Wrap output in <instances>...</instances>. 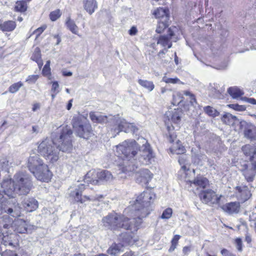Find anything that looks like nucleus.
Returning <instances> with one entry per match:
<instances>
[{
    "mask_svg": "<svg viewBox=\"0 0 256 256\" xmlns=\"http://www.w3.org/2000/svg\"><path fill=\"white\" fill-rule=\"evenodd\" d=\"M72 72H67V71H64L62 72V75L66 76H72Z\"/></svg>",
    "mask_w": 256,
    "mask_h": 256,
    "instance_id": "nucleus-63",
    "label": "nucleus"
},
{
    "mask_svg": "<svg viewBox=\"0 0 256 256\" xmlns=\"http://www.w3.org/2000/svg\"><path fill=\"white\" fill-rule=\"evenodd\" d=\"M31 59L34 61L41 60V53L39 48H35Z\"/></svg>",
    "mask_w": 256,
    "mask_h": 256,
    "instance_id": "nucleus-44",
    "label": "nucleus"
},
{
    "mask_svg": "<svg viewBox=\"0 0 256 256\" xmlns=\"http://www.w3.org/2000/svg\"><path fill=\"white\" fill-rule=\"evenodd\" d=\"M22 86H23V84L20 82L14 83L9 87V88H8L9 92L11 93L16 92H18L20 88H21Z\"/></svg>",
    "mask_w": 256,
    "mask_h": 256,
    "instance_id": "nucleus-41",
    "label": "nucleus"
},
{
    "mask_svg": "<svg viewBox=\"0 0 256 256\" xmlns=\"http://www.w3.org/2000/svg\"><path fill=\"white\" fill-rule=\"evenodd\" d=\"M60 135L58 139L46 138L38 145V152L46 160L54 163L59 158V152H70L72 148V132L68 126L60 128Z\"/></svg>",
    "mask_w": 256,
    "mask_h": 256,
    "instance_id": "nucleus-3",
    "label": "nucleus"
},
{
    "mask_svg": "<svg viewBox=\"0 0 256 256\" xmlns=\"http://www.w3.org/2000/svg\"><path fill=\"white\" fill-rule=\"evenodd\" d=\"M72 126L77 136L88 139L94 135L92 126L88 120L84 116H75L72 120Z\"/></svg>",
    "mask_w": 256,
    "mask_h": 256,
    "instance_id": "nucleus-7",
    "label": "nucleus"
},
{
    "mask_svg": "<svg viewBox=\"0 0 256 256\" xmlns=\"http://www.w3.org/2000/svg\"><path fill=\"white\" fill-rule=\"evenodd\" d=\"M42 74L44 76H48L50 74V68H44L42 70Z\"/></svg>",
    "mask_w": 256,
    "mask_h": 256,
    "instance_id": "nucleus-54",
    "label": "nucleus"
},
{
    "mask_svg": "<svg viewBox=\"0 0 256 256\" xmlns=\"http://www.w3.org/2000/svg\"><path fill=\"white\" fill-rule=\"evenodd\" d=\"M208 166L210 168V170H216L217 166L214 164V160H208Z\"/></svg>",
    "mask_w": 256,
    "mask_h": 256,
    "instance_id": "nucleus-53",
    "label": "nucleus"
},
{
    "mask_svg": "<svg viewBox=\"0 0 256 256\" xmlns=\"http://www.w3.org/2000/svg\"><path fill=\"white\" fill-rule=\"evenodd\" d=\"M176 28H170L168 29V34L167 35L160 36L157 42L158 44H160L162 47L165 48L167 46L168 48H170L172 46V43L170 41L172 36H174V29Z\"/></svg>",
    "mask_w": 256,
    "mask_h": 256,
    "instance_id": "nucleus-13",
    "label": "nucleus"
},
{
    "mask_svg": "<svg viewBox=\"0 0 256 256\" xmlns=\"http://www.w3.org/2000/svg\"><path fill=\"white\" fill-rule=\"evenodd\" d=\"M235 242L236 244V248L238 249V250L240 252H242V244L241 238H236Z\"/></svg>",
    "mask_w": 256,
    "mask_h": 256,
    "instance_id": "nucleus-49",
    "label": "nucleus"
},
{
    "mask_svg": "<svg viewBox=\"0 0 256 256\" xmlns=\"http://www.w3.org/2000/svg\"><path fill=\"white\" fill-rule=\"evenodd\" d=\"M116 154L124 160L130 161L137 154L139 146L134 140H125L116 146Z\"/></svg>",
    "mask_w": 256,
    "mask_h": 256,
    "instance_id": "nucleus-6",
    "label": "nucleus"
},
{
    "mask_svg": "<svg viewBox=\"0 0 256 256\" xmlns=\"http://www.w3.org/2000/svg\"><path fill=\"white\" fill-rule=\"evenodd\" d=\"M200 196L202 202L205 204H218L222 196H218L214 191L208 190L201 192Z\"/></svg>",
    "mask_w": 256,
    "mask_h": 256,
    "instance_id": "nucleus-11",
    "label": "nucleus"
},
{
    "mask_svg": "<svg viewBox=\"0 0 256 256\" xmlns=\"http://www.w3.org/2000/svg\"><path fill=\"white\" fill-rule=\"evenodd\" d=\"M38 78V75H30L28 76L26 82L29 83H34Z\"/></svg>",
    "mask_w": 256,
    "mask_h": 256,
    "instance_id": "nucleus-48",
    "label": "nucleus"
},
{
    "mask_svg": "<svg viewBox=\"0 0 256 256\" xmlns=\"http://www.w3.org/2000/svg\"><path fill=\"white\" fill-rule=\"evenodd\" d=\"M22 206L27 212H31L38 208V202L33 198H28L24 200Z\"/></svg>",
    "mask_w": 256,
    "mask_h": 256,
    "instance_id": "nucleus-19",
    "label": "nucleus"
},
{
    "mask_svg": "<svg viewBox=\"0 0 256 256\" xmlns=\"http://www.w3.org/2000/svg\"><path fill=\"white\" fill-rule=\"evenodd\" d=\"M184 94L188 97L190 103L192 105L194 106V104H197L196 98L194 94L191 92L190 91H184Z\"/></svg>",
    "mask_w": 256,
    "mask_h": 256,
    "instance_id": "nucleus-39",
    "label": "nucleus"
},
{
    "mask_svg": "<svg viewBox=\"0 0 256 256\" xmlns=\"http://www.w3.org/2000/svg\"><path fill=\"white\" fill-rule=\"evenodd\" d=\"M46 26H43L34 30V33L36 34V37H38L40 34L44 31V30L46 28Z\"/></svg>",
    "mask_w": 256,
    "mask_h": 256,
    "instance_id": "nucleus-52",
    "label": "nucleus"
},
{
    "mask_svg": "<svg viewBox=\"0 0 256 256\" xmlns=\"http://www.w3.org/2000/svg\"><path fill=\"white\" fill-rule=\"evenodd\" d=\"M250 127H252V124L247 122L245 120H242L240 122V129L243 132Z\"/></svg>",
    "mask_w": 256,
    "mask_h": 256,
    "instance_id": "nucleus-42",
    "label": "nucleus"
},
{
    "mask_svg": "<svg viewBox=\"0 0 256 256\" xmlns=\"http://www.w3.org/2000/svg\"><path fill=\"white\" fill-rule=\"evenodd\" d=\"M180 235H178V234L175 235L174 236L173 238L172 239V240L171 241V243L175 244H177L178 241L179 239L180 238Z\"/></svg>",
    "mask_w": 256,
    "mask_h": 256,
    "instance_id": "nucleus-57",
    "label": "nucleus"
},
{
    "mask_svg": "<svg viewBox=\"0 0 256 256\" xmlns=\"http://www.w3.org/2000/svg\"><path fill=\"white\" fill-rule=\"evenodd\" d=\"M245 241L248 244L250 243L252 241L251 237L248 234H247L246 236Z\"/></svg>",
    "mask_w": 256,
    "mask_h": 256,
    "instance_id": "nucleus-62",
    "label": "nucleus"
},
{
    "mask_svg": "<svg viewBox=\"0 0 256 256\" xmlns=\"http://www.w3.org/2000/svg\"><path fill=\"white\" fill-rule=\"evenodd\" d=\"M182 114V110L180 109H174L166 114L168 122L166 121L165 122L168 131V140L171 143L174 142L176 138V136L173 130L179 129Z\"/></svg>",
    "mask_w": 256,
    "mask_h": 256,
    "instance_id": "nucleus-5",
    "label": "nucleus"
},
{
    "mask_svg": "<svg viewBox=\"0 0 256 256\" xmlns=\"http://www.w3.org/2000/svg\"><path fill=\"white\" fill-rule=\"evenodd\" d=\"M168 20H160V22H158L156 32L158 34L162 32V31L167 26H168Z\"/></svg>",
    "mask_w": 256,
    "mask_h": 256,
    "instance_id": "nucleus-37",
    "label": "nucleus"
},
{
    "mask_svg": "<svg viewBox=\"0 0 256 256\" xmlns=\"http://www.w3.org/2000/svg\"><path fill=\"white\" fill-rule=\"evenodd\" d=\"M137 168L134 164L130 165V164H126L123 166L121 169L122 174H124L130 176V173L135 170L136 168Z\"/></svg>",
    "mask_w": 256,
    "mask_h": 256,
    "instance_id": "nucleus-36",
    "label": "nucleus"
},
{
    "mask_svg": "<svg viewBox=\"0 0 256 256\" xmlns=\"http://www.w3.org/2000/svg\"><path fill=\"white\" fill-rule=\"evenodd\" d=\"M236 120V117L230 113H226L222 118V121L228 125H232Z\"/></svg>",
    "mask_w": 256,
    "mask_h": 256,
    "instance_id": "nucleus-31",
    "label": "nucleus"
},
{
    "mask_svg": "<svg viewBox=\"0 0 256 256\" xmlns=\"http://www.w3.org/2000/svg\"><path fill=\"white\" fill-rule=\"evenodd\" d=\"M244 99L247 102L250 104H256V100L254 98H244Z\"/></svg>",
    "mask_w": 256,
    "mask_h": 256,
    "instance_id": "nucleus-60",
    "label": "nucleus"
},
{
    "mask_svg": "<svg viewBox=\"0 0 256 256\" xmlns=\"http://www.w3.org/2000/svg\"><path fill=\"white\" fill-rule=\"evenodd\" d=\"M240 204L239 202H230L226 204L222 207L223 210L230 214H238L240 210Z\"/></svg>",
    "mask_w": 256,
    "mask_h": 256,
    "instance_id": "nucleus-15",
    "label": "nucleus"
},
{
    "mask_svg": "<svg viewBox=\"0 0 256 256\" xmlns=\"http://www.w3.org/2000/svg\"><path fill=\"white\" fill-rule=\"evenodd\" d=\"M152 178V174L148 169H142L136 174V181L139 184H146Z\"/></svg>",
    "mask_w": 256,
    "mask_h": 256,
    "instance_id": "nucleus-14",
    "label": "nucleus"
},
{
    "mask_svg": "<svg viewBox=\"0 0 256 256\" xmlns=\"http://www.w3.org/2000/svg\"><path fill=\"white\" fill-rule=\"evenodd\" d=\"M84 181V182H86L88 184H98L99 179L98 178V172L94 170H90L85 175Z\"/></svg>",
    "mask_w": 256,
    "mask_h": 256,
    "instance_id": "nucleus-20",
    "label": "nucleus"
},
{
    "mask_svg": "<svg viewBox=\"0 0 256 256\" xmlns=\"http://www.w3.org/2000/svg\"><path fill=\"white\" fill-rule=\"evenodd\" d=\"M171 244H172L169 250H168V251L170 252H173L176 249V246L177 245V244H172V243H171Z\"/></svg>",
    "mask_w": 256,
    "mask_h": 256,
    "instance_id": "nucleus-64",
    "label": "nucleus"
},
{
    "mask_svg": "<svg viewBox=\"0 0 256 256\" xmlns=\"http://www.w3.org/2000/svg\"><path fill=\"white\" fill-rule=\"evenodd\" d=\"M193 184L200 188H204L208 184V180L202 176H197L193 181Z\"/></svg>",
    "mask_w": 256,
    "mask_h": 256,
    "instance_id": "nucleus-29",
    "label": "nucleus"
},
{
    "mask_svg": "<svg viewBox=\"0 0 256 256\" xmlns=\"http://www.w3.org/2000/svg\"><path fill=\"white\" fill-rule=\"evenodd\" d=\"M137 29L135 26H132L129 30V34L131 36H134L137 33Z\"/></svg>",
    "mask_w": 256,
    "mask_h": 256,
    "instance_id": "nucleus-58",
    "label": "nucleus"
},
{
    "mask_svg": "<svg viewBox=\"0 0 256 256\" xmlns=\"http://www.w3.org/2000/svg\"><path fill=\"white\" fill-rule=\"evenodd\" d=\"M138 82L142 86L146 89L148 92L152 91L154 88V85L152 82L139 79Z\"/></svg>",
    "mask_w": 256,
    "mask_h": 256,
    "instance_id": "nucleus-33",
    "label": "nucleus"
},
{
    "mask_svg": "<svg viewBox=\"0 0 256 256\" xmlns=\"http://www.w3.org/2000/svg\"><path fill=\"white\" fill-rule=\"evenodd\" d=\"M84 8L90 15L92 14L98 8L96 0H84Z\"/></svg>",
    "mask_w": 256,
    "mask_h": 256,
    "instance_id": "nucleus-21",
    "label": "nucleus"
},
{
    "mask_svg": "<svg viewBox=\"0 0 256 256\" xmlns=\"http://www.w3.org/2000/svg\"><path fill=\"white\" fill-rule=\"evenodd\" d=\"M86 187L84 184H80L74 188V190H72L70 192V196L73 198L76 202H79L81 204L84 203L86 201H94L100 200L104 198L102 194H96L94 196L89 197L86 196H82V194L85 190Z\"/></svg>",
    "mask_w": 256,
    "mask_h": 256,
    "instance_id": "nucleus-8",
    "label": "nucleus"
},
{
    "mask_svg": "<svg viewBox=\"0 0 256 256\" xmlns=\"http://www.w3.org/2000/svg\"><path fill=\"white\" fill-rule=\"evenodd\" d=\"M240 170L248 182H253L256 175V161L242 164Z\"/></svg>",
    "mask_w": 256,
    "mask_h": 256,
    "instance_id": "nucleus-10",
    "label": "nucleus"
},
{
    "mask_svg": "<svg viewBox=\"0 0 256 256\" xmlns=\"http://www.w3.org/2000/svg\"><path fill=\"white\" fill-rule=\"evenodd\" d=\"M110 119L111 120L110 122L115 124L112 130H114V132L116 134L122 131L125 132H136L138 130L137 128L132 124L127 122L124 119L116 120V118L114 116H111Z\"/></svg>",
    "mask_w": 256,
    "mask_h": 256,
    "instance_id": "nucleus-9",
    "label": "nucleus"
},
{
    "mask_svg": "<svg viewBox=\"0 0 256 256\" xmlns=\"http://www.w3.org/2000/svg\"><path fill=\"white\" fill-rule=\"evenodd\" d=\"M162 82L166 84H183L178 78H170L166 76H164L162 78Z\"/></svg>",
    "mask_w": 256,
    "mask_h": 256,
    "instance_id": "nucleus-38",
    "label": "nucleus"
},
{
    "mask_svg": "<svg viewBox=\"0 0 256 256\" xmlns=\"http://www.w3.org/2000/svg\"><path fill=\"white\" fill-rule=\"evenodd\" d=\"M16 26L14 21L7 20L0 24V30L3 32H10L13 31Z\"/></svg>",
    "mask_w": 256,
    "mask_h": 256,
    "instance_id": "nucleus-24",
    "label": "nucleus"
},
{
    "mask_svg": "<svg viewBox=\"0 0 256 256\" xmlns=\"http://www.w3.org/2000/svg\"><path fill=\"white\" fill-rule=\"evenodd\" d=\"M97 172L99 182L101 181L110 182L114 179V177L112 175V173L108 170H103Z\"/></svg>",
    "mask_w": 256,
    "mask_h": 256,
    "instance_id": "nucleus-23",
    "label": "nucleus"
},
{
    "mask_svg": "<svg viewBox=\"0 0 256 256\" xmlns=\"http://www.w3.org/2000/svg\"><path fill=\"white\" fill-rule=\"evenodd\" d=\"M170 150L174 154H180L184 152L185 148L180 144V141L178 140H176V144H174L172 146Z\"/></svg>",
    "mask_w": 256,
    "mask_h": 256,
    "instance_id": "nucleus-30",
    "label": "nucleus"
},
{
    "mask_svg": "<svg viewBox=\"0 0 256 256\" xmlns=\"http://www.w3.org/2000/svg\"><path fill=\"white\" fill-rule=\"evenodd\" d=\"M220 252L223 256H232L230 252L226 249L224 248Z\"/></svg>",
    "mask_w": 256,
    "mask_h": 256,
    "instance_id": "nucleus-56",
    "label": "nucleus"
},
{
    "mask_svg": "<svg viewBox=\"0 0 256 256\" xmlns=\"http://www.w3.org/2000/svg\"><path fill=\"white\" fill-rule=\"evenodd\" d=\"M155 198L156 195L152 190L147 189L137 197L134 204L126 210L132 218L117 213H112L102 218L104 226L114 230L123 228L137 230L142 223V218L148 216L152 210V204Z\"/></svg>",
    "mask_w": 256,
    "mask_h": 256,
    "instance_id": "nucleus-1",
    "label": "nucleus"
},
{
    "mask_svg": "<svg viewBox=\"0 0 256 256\" xmlns=\"http://www.w3.org/2000/svg\"><path fill=\"white\" fill-rule=\"evenodd\" d=\"M218 86L217 84H210L209 90L210 92V94L214 98H220L221 92L218 90Z\"/></svg>",
    "mask_w": 256,
    "mask_h": 256,
    "instance_id": "nucleus-32",
    "label": "nucleus"
},
{
    "mask_svg": "<svg viewBox=\"0 0 256 256\" xmlns=\"http://www.w3.org/2000/svg\"><path fill=\"white\" fill-rule=\"evenodd\" d=\"M228 107L237 111H244L246 110V106L243 105H239L238 104H230Z\"/></svg>",
    "mask_w": 256,
    "mask_h": 256,
    "instance_id": "nucleus-46",
    "label": "nucleus"
},
{
    "mask_svg": "<svg viewBox=\"0 0 256 256\" xmlns=\"http://www.w3.org/2000/svg\"><path fill=\"white\" fill-rule=\"evenodd\" d=\"M60 16V10H56L51 12L50 14V19L52 21H55L58 19Z\"/></svg>",
    "mask_w": 256,
    "mask_h": 256,
    "instance_id": "nucleus-45",
    "label": "nucleus"
},
{
    "mask_svg": "<svg viewBox=\"0 0 256 256\" xmlns=\"http://www.w3.org/2000/svg\"><path fill=\"white\" fill-rule=\"evenodd\" d=\"M143 140L146 142L143 144L142 154L140 158V161L144 164H149L152 162L154 158V155L150 145L148 143L145 139Z\"/></svg>",
    "mask_w": 256,
    "mask_h": 256,
    "instance_id": "nucleus-12",
    "label": "nucleus"
},
{
    "mask_svg": "<svg viewBox=\"0 0 256 256\" xmlns=\"http://www.w3.org/2000/svg\"><path fill=\"white\" fill-rule=\"evenodd\" d=\"M58 87L59 84L57 82H52L51 90L52 92H56V94H57L59 92V90H58Z\"/></svg>",
    "mask_w": 256,
    "mask_h": 256,
    "instance_id": "nucleus-51",
    "label": "nucleus"
},
{
    "mask_svg": "<svg viewBox=\"0 0 256 256\" xmlns=\"http://www.w3.org/2000/svg\"><path fill=\"white\" fill-rule=\"evenodd\" d=\"M172 210L171 208H166L162 212L161 218L162 219H168L172 215Z\"/></svg>",
    "mask_w": 256,
    "mask_h": 256,
    "instance_id": "nucleus-43",
    "label": "nucleus"
},
{
    "mask_svg": "<svg viewBox=\"0 0 256 256\" xmlns=\"http://www.w3.org/2000/svg\"><path fill=\"white\" fill-rule=\"evenodd\" d=\"M249 220L250 223L253 222H256V212H252L249 216Z\"/></svg>",
    "mask_w": 256,
    "mask_h": 256,
    "instance_id": "nucleus-55",
    "label": "nucleus"
},
{
    "mask_svg": "<svg viewBox=\"0 0 256 256\" xmlns=\"http://www.w3.org/2000/svg\"><path fill=\"white\" fill-rule=\"evenodd\" d=\"M242 150L246 156H250L249 162L256 161V147L246 144L242 147Z\"/></svg>",
    "mask_w": 256,
    "mask_h": 256,
    "instance_id": "nucleus-16",
    "label": "nucleus"
},
{
    "mask_svg": "<svg viewBox=\"0 0 256 256\" xmlns=\"http://www.w3.org/2000/svg\"><path fill=\"white\" fill-rule=\"evenodd\" d=\"M227 92L232 98L234 99L238 98L244 94V92L236 86L229 88Z\"/></svg>",
    "mask_w": 256,
    "mask_h": 256,
    "instance_id": "nucleus-26",
    "label": "nucleus"
},
{
    "mask_svg": "<svg viewBox=\"0 0 256 256\" xmlns=\"http://www.w3.org/2000/svg\"><path fill=\"white\" fill-rule=\"evenodd\" d=\"M124 246V244L114 243L108 248L107 252L111 256H117L123 251Z\"/></svg>",
    "mask_w": 256,
    "mask_h": 256,
    "instance_id": "nucleus-22",
    "label": "nucleus"
},
{
    "mask_svg": "<svg viewBox=\"0 0 256 256\" xmlns=\"http://www.w3.org/2000/svg\"><path fill=\"white\" fill-rule=\"evenodd\" d=\"M66 24L69 30H70L72 32L75 34H77L80 36L78 34V28L74 20H71L68 18L66 22Z\"/></svg>",
    "mask_w": 256,
    "mask_h": 256,
    "instance_id": "nucleus-34",
    "label": "nucleus"
},
{
    "mask_svg": "<svg viewBox=\"0 0 256 256\" xmlns=\"http://www.w3.org/2000/svg\"><path fill=\"white\" fill-rule=\"evenodd\" d=\"M2 256H18L14 251L6 250L2 254Z\"/></svg>",
    "mask_w": 256,
    "mask_h": 256,
    "instance_id": "nucleus-50",
    "label": "nucleus"
},
{
    "mask_svg": "<svg viewBox=\"0 0 256 256\" xmlns=\"http://www.w3.org/2000/svg\"><path fill=\"white\" fill-rule=\"evenodd\" d=\"M27 166L38 180L48 182L52 178V172L38 155L30 156Z\"/></svg>",
    "mask_w": 256,
    "mask_h": 256,
    "instance_id": "nucleus-4",
    "label": "nucleus"
},
{
    "mask_svg": "<svg viewBox=\"0 0 256 256\" xmlns=\"http://www.w3.org/2000/svg\"><path fill=\"white\" fill-rule=\"evenodd\" d=\"M16 231L20 234H24L28 231V224L22 220H19L16 222Z\"/></svg>",
    "mask_w": 256,
    "mask_h": 256,
    "instance_id": "nucleus-27",
    "label": "nucleus"
},
{
    "mask_svg": "<svg viewBox=\"0 0 256 256\" xmlns=\"http://www.w3.org/2000/svg\"><path fill=\"white\" fill-rule=\"evenodd\" d=\"M152 14L156 18L160 19V20H168V10L166 8H158L154 10Z\"/></svg>",
    "mask_w": 256,
    "mask_h": 256,
    "instance_id": "nucleus-17",
    "label": "nucleus"
},
{
    "mask_svg": "<svg viewBox=\"0 0 256 256\" xmlns=\"http://www.w3.org/2000/svg\"><path fill=\"white\" fill-rule=\"evenodd\" d=\"M236 190L238 191L237 196L242 201L245 202L251 196L250 190H248V186H238L236 187Z\"/></svg>",
    "mask_w": 256,
    "mask_h": 256,
    "instance_id": "nucleus-18",
    "label": "nucleus"
},
{
    "mask_svg": "<svg viewBox=\"0 0 256 256\" xmlns=\"http://www.w3.org/2000/svg\"><path fill=\"white\" fill-rule=\"evenodd\" d=\"M39 131V127L38 126H34L32 127V133H34L37 134Z\"/></svg>",
    "mask_w": 256,
    "mask_h": 256,
    "instance_id": "nucleus-61",
    "label": "nucleus"
},
{
    "mask_svg": "<svg viewBox=\"0 0 256 256\" xmlns=\"http://www.w3.org/2000/svg\"><path fill=\"white\" fill-rule=\"evenodd\" d=\"M32 186L31 176L26 172H16L12 180L9 177L4 178L1 183V187L3 192L10 198L7 200L0 192V215L6 214L14 218L20 216L21 208L14 198L16 194L26 195Z\"/></svg>",
    "mask_w": 256,
    "mask_h": 256,
    "instance_id": "nucleus-2",
    "label": "nucleus"
},
{
    "mask_svg": "<svg viewBox=\"0 0 256 256\" xmlns=\"http://www.w3.org/2000/svg\"><path fill=\"white\" fill-rule=\"evenodd\" d=\"M204 112L210 116H217L218 112L212 107L206 106L204 108Z\"/></svg>",
    "mask_w": 256,
    "mask_h": 256,
    "instance_id": "nucleus-40",
    "label": "nucleus"
},
{
    "mask_svg": "<svg viewBox=\"0 0 256 256\" xmlns=\"http://www.w3.org/2000/svg\"><path fill=\"white\" fill-rule=\"evenodd\" d=\"M90 117L94 122L106 123L108 122V118L107 116L96 114L94 112L90 113Z\"/></svg>",
    "mask_w": 256,
    "mask_h": 256,
    "instance_id": "nucleus-25",
    "label": "nucleus"
},
{
    "mask_svg": "<svg viewBox=\"0 0 256 256\" xmlns=\"http://www.w3.org/2000/svg\"><path fill=\"white\" fill-rule=\"evenodd\" d=\"M14 9L16 12H24L27 10V4L24 0H18L16 2Z\"/></svg>",
    "mask_w": 256,
    "mask_h": 256,
    "instance_id": "nucleus-35",
    "label": "nucleus"
},
{
    "mask_svg": "<svg viewBox=\"0 0 256 256\" xmlns=\"http://www.w3.org/2000/svg\"><path fill=\"white\" fill-rule=\"evenodd\" d=\"M252 127L249 128L248 130H246L244 132V134L245 137L250 138L252 139L254 138V135L252 132Z\"/></svg>",
    "mask_w": 256,
    "mask_h": 256,
    "instance_id": "nucleus-47",
    "label": "nucleus"
},
{
    "mask_svg": "<svg viewBox=\"0 0 256 256\" xmlns=\"http://www.w3.org/2000/svg\"><path fill=\"white\" fill-rule=\"evenodd\" d=\"M207 156L202 154H194L192 156V162L194 164L202 166L203 162L207 160Z\"/></svg>",
    "mask_w": 256,
    "mask_h": 256,
    "instance_id": "nucleus-28",
    "label": "nucleus"
},
{
    "mask_svg": "<svg viewBox=\"0 0 256 256\" xmlns=\"http://www.w3.org/2000/svg\"><path fill=\"white\" fill-rule=\"evenodd\" d=\"M191 248L190 246H184L182 249V252L184 255H188L189 252H190Z\"/></svg>",
    "mask_w": 256,
    "mask_h": 256,
    "instance_id": "nucleus-59",
    "label": "nucleus"
}]
</instances>
